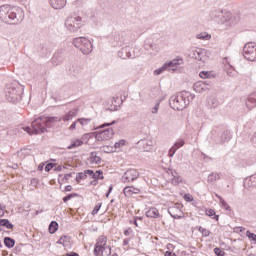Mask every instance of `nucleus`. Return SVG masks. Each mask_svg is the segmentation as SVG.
Returning a JSON list of instances; mask_svg holds the SVG:
<instances>
[{"label":"nucleus","instance_id":"bb28decb","mask_svg":"<svg viewBox=\"0 0 256 256\" xmlns=\"http://www.w3.org/2000/svg\"><path fill=\"white\" fill-rule=\"evenodd\" d=\"M58 230H59V223H57V221L50 222L48 226L49 233L51 235H54V233H57Z\"/></svg>","mask_w":256,"mask_h":256},{"label":"nucleus","instance_id":"39448f33","mask_svg":"<svg viewBox=\"0 0 256 256\" xmlns=\"http://www.w3.org/2000/svg\"><path fill=\"white\" fill-rule=\"evenodd\" d=\"M210 139L216 145H223L231 140V132L221 126H215L210 132Z\"/></svg>","mask_w":256,"mask_h":256},{"label":"nucleus","instance_id":"ddd939ff","mask_svg":"<svg viewBox=\"0 0 256 256\" xmlns=\"http://www.w3.org/2000/svg\"><path fill=\"white\" fill-rule=\"evenodd\" d=\"M125 33L115 32L111 41L112 47H123L125 45Z\"/></svg>","mask_w":256,"mask_h":256},{"label":"nucleus","instance_id":"6e6d98bb","mask_svg":"<svg viewBox=\"0 0 256 256\" xmlns=\"http://www.w3.org/2000/svg\"><path fill=\"white\" fill-rule=\"evenodd\" d=\"M123 145H125V140H120L114 144V149H119L120 147H123Z\"/></svg>","mask_w":256,"mask_h":256},{"label":"nucleus","instance_id":"4468645a","mask_svg":"<svg viewBox=\"0 0 256 256\" xmlns=\"http://www.w3.org/2000/svg\"><path fill=\"white\" fill-rule=\"evenodd\" d=\"M181 209H183V206L176 204L168 208V213L172 219H183V211Z\"/></svg>","mask_w":256,"mask_h":256},{"label":"nucleus","instance_id":"5fc2aeb1","mask_svg":"<svg viewBox=\"0 0 256 256\" xmlns=\"http://www.w3.org/2000/svg\"><path fill=\"white\" fill-rule=\"evenodd\" d=\"M123 193L124 195L127 197L129 195H132L131 194V186H126L124 189H123Z\"/></svg>","mask_w":256,"mask_h":256},{"label":"nucleus","instance_id":"9d476101","mask_svg":"<svg viewBox=\"0 0 256 256\" xmlns=\"http://www.w3.org/2000/svg\"><path fill=\"white\" fill-rule=\"evenodd\" d=\"M244 59L247 61H256V44L255 42H248L243 48Z\"/></svg>","mask_w":256,"mask_h":256},{"label":"nucleus","instance_id":"774afa93","mask_svg":"<svg viewBox=\"0 0 256 256\" xmlns=\"http://www.w3.org/2000/svg\"><path fill=\"white\" fill-rule=\"evenodd\" d=\"M165 256H177V254L171 252V251H166Z\"/></svg>","mask_w":256,"mask_h":256},{"label":"nucleus","instance_id":"603ef678","mask_svg":"<svg viewBox=\"0 0 256 256\" xmlns=\"http://www.w3.org/2000/svg\"><path fill=\"white\" fill-rule=\"evenodd\" d=\"M101 205L102 203H98L94 209L92 210V215H97V213H99V210L101 209Z\"/></svg>","mask_w":256,"mask_h":256},{"label":"nucleus","instance_id":"c85d7f7f","mask_svg":"<svg viewBox=\"0 0 256 256\" xmlns=\"http://www.w3.org/2000/svg\"><path fill=\"white\" fill-rule=\"evenodd\" d=\"M215 196L217 197V199H219V203L223 209H225L226 211H231V206L227 204V202L225 201V199H223V197H221L219 194H215Z\"/></svg>","mask_w":256,"mask_h":256},{"label":"nucleus","instance_id":"dca6fc26","mask_svg":"<svg viewBox=\"0 0 256 256\" xmlns=\"http://www.w3.org/2000/svg\"><path fill=\"white\" fill-rule=\"evenodd\" d=\"M118 57L120 59H135V54L131 53V47L126 46L118 51Z\"/></svg>","mask_w":256,"mask_h":256},{"label":"nucleus","instance_id":"a19ab883","mask_svg":"<svg viewBox=\"0 0 256 256\" xmlns=\"http://www.w3.org/2000/svg\"><path fill=\"white\" fill-rule=\"evenodd\" d=\"M82 179H87L85 172H78L76 175V182L80 183Z\"/></svg>","mask_w":256,"mask_h":256},{"label":"nucleus","instance_id":"412c9836","mask_svg":"<svg viewBox=\"0 0 256 256\" xmlns=\"http://www.w3.org/2000/svg\"><path fill=\"white\" fill-rule=\"evenodd\" d=\"M138 145L144 149V151H151V147H153V142L151 140H140L138 141Z\"/></svg>","mask_w":256,"mask_h":256},{"label":"nucleus","instance_id":"e433bc0d","mask_svg":"<svg viewBox=\"0 0 256 256\" xmlns=\"http://www.w3.org/2000/svg\"><path fill=\"white\" fill-rule=\"evenodd\" d=\"M115 123H117V121L116 120H113L112 122H106V123H104V124H102V125H100V126H97L96 128H94L95 129V131H97V129H105V127H111L112 125H115Z\"/></svg>","mask_w":256,"mask_h":256},{"label":"nucleus","instance_id":"58836bf2","mask_svg":"<svg viewBox=\"0 0 256 256\" xmlns=\"http://www.w3.org/2000/svg\"><path fill=\"white\" fill-rule=\"evenodd\" d=\"M73 197H79V194H77V193H70V194L64 196L62 201L64 203H67V201H71V199H73Z\"/></svg>","mask_w":256,"mask_h":256},{"label":"nucleus","instance_id":"f257e3e1","mask_svg":"<svg viewBox=\"0 0 256 256\" xmlns=\"http://www.w3.org/2000/svg\"><path fill=\"white\" fill-rule=\"evenodd\" d=\"M77 113H79V109L74 108L70 110L63 118L55 117V116H40L32 121L31 126L22 127L23 131H26L28 135H39L41 133H45L47 131V127L51 128V123H55L57 121H71L73 117H77Z\"/></svg>","mask_w":256,"mask_h":256},{"label":"nucleus","instance_id":"338daca9","mask_svg":"<svg viewBox=\"0 0 256 256\" xmlns=\"http://www.w3.org/2000/svg\"><path fill=\"white\" fill-rule=\"evenodd\" d=\"M77 123H79V122L76 120L75 122H73V123L71 124V126L69 127L70 131H73V130L76 129Z\"/></svg>","mask_w":256,"mask_h":256},{"label":"nucleus","instance_id":"72a5a7b5","mask_svg":"<svg viewBox=\"0 0 256 256\" xmlns=\"http://www.w3.org/2000/svg\"><path fill=\"white\" fill-rule=\"evenodd\" d=\"M81 145H83V141L80 139H76L67 147V149H75V147H81Z\"/></svg>","mask_w":256,"mask_h":256},{"label":"nucleus","instance_id":"7c9ffc66","mask_svg":"<svg viewBox=\"0 0 256 256\" xmlns=\"http://www.w3.org/2000/svg\"><path fill=\"white\" fill-rule=\"evenodd\" d=\"M104 249H105V246H100L99 244H95L94 255L95 256H105Z\"/></svg>","mask_w":256,"mask_h":256},{"label":"nucleus","instance_id":"69168bd1","mask_svg":"<svg viewBox=\"0 0 256 256\" xmlns=\"http://www.w3.org/2000/svg\"><path fill=\"white\" fill-rule=\"evenodd\" d=\"M202 235L203 237H209L211 235V231L207 230L204 228V230H202Z\"/></svg>","mask_w":256,"mask_h":256},{"label":"nucleus","instance_id":"6e6552de","mask_svg":"<svg viewBox=\"0 0 256 256\" xmlns=\"http://www.w3.org/2000/svg\"><path fill=\"white\" fill-rule=\"evenodd\" d=\"M73 45L77 49H80L83 55H89L93 52V44L91 41L85 37H77L73 39Z\"/></svg>","mask_w":256,"mask_h":256},{"label":"nucleus","instance_id":"423d86ee","mask_svg":"<svg viewBox=\"0 0 256 256\" xmlns=\"http://www.w3.org/2000/svg\"><path fill=\"white\" fill-rule=\"evenodd\" d=\"M209 17L211 21L218 23V25H223L231 21L233 14H231V12H224L221 9L214 8L210 11Z\"/></svg>","mask_w":256,"mask_h":256},{"label":"nucleus","instance_id":"6ab92c4d","mask_svg":"<svg viewBox=\"0 0 256 256\" xmlns=\"http://www.w3.org/2000/svg\"><path fill=\"white\" fill-rule=\"evenodd\" d=\"M244 187L245 189H251V187H256V174H253L244 180Z\"/></svg>","mask_w":256,"mask_h":256},{"label":"nucleus","instance_id":"b1692460","mask_svg":"<svg viewBox=\"0 0 256 256\" xmlns=\"http://www.w3.org/2000/svg\"><path fill=\"white\" fill-rule=\"evenodd\" d=\"M146 217L149 219H157L159 217V210H157V208H150L146 211Z\"/></svg>","mask_w":256,"mask_h":256},{"label":"nucleus","instance_id":"f03ea898","mask_svg":"<svg viewBox=\"0 0 256 256\" xmlns=\"http://www.w3.org/2000/svg\"><path fill=\"white\" fill-rule=\"evenodd\" d=\"M25 19V12L21 7H11L10 5L0 6V21L6 23L7 25H19L23 23Z\"/></svg>","mask_w":256,"mask_h":256},{"label":"nucleus","instance_id":"c756f323","mask_svg":"<svg viewBox=\"0 0 256 256\" xmlns=\"http://www.w3.org/2000/svg\"><path fill=\"white\" fill-rule=\"evenodd\" d=\"M221 179V174L212 172L208 175V183H215V181H219Z\"/></svg>","mask_w":256,"mask_h":256},{"label":"nucleus","instance_id":"2f4dec72","mask_svg":"<svg viewBox=\"0 0 256 256\" xmlns=\"http://www.w3.org/2000/svg\"><path fill=\"white\" fill-rule=\"evenodd\" d=\"M0 227H6V229H13L15 225L9 221V219H0Z\"/></svg>","mask_w":256,"mask_h":256},{"label":"nucleus","instance_id":"5701e85b","mask_svg":"<svg viewBox=\"0 0 256 256\" xmlns=\"http://www.w3.org/2000/svg\"><path fill=\"white\" fill-rule=\"evenodd\" d=\"M207 105H208V107H210V109H215V108L219 107V100H217L215 98V96H210L207 99Z\"/></svg>","mask_w":256,"mask_h":256},{"label":"nucleus","instance_id":"052dcab7","mask_svg":"<svg viewBox=\"0 0 256 256\" xmlns=\"http://www.w3.org/2000/svg\"><path fill=\"white\" fill-rule=\"evenodd\" d=\"M111 255V247L105 246L104 247V256H109Z\"/></svg>","mask_w":256,"mask_h":256},{"label":"nucleus","instance_id":"f704fd0d","mask_svg":"<svg viewBox=\"0 0 256 256\" xmlns=\"http://www.w3.org/2000/svg\"><path fill=\"white\" fill-rule=\"evenodd\" d=\"M206 215L208 217H211L212 219H215V221H219V215H217L215 213V210H213V209L206 210Z\"/></svg>","mask_w":256,"mask_h":256},{"label":"nucleus","instance_id":"4c0bfd02","mask_svg":"<svg viewBox=\"0 0 256 256\" xmlns=\"http://www.w3.org/2000/svg\"><path fill=\"white\" fill-rule=\"evenodd\" d=\"M199 77H201V79H211V77H213V75H211V72H209V71H201L199 73Z\"/></svg>","mask_w":256,"mask_h":256},{"label":"nucleus","instance_id":"3c124183","mask_svg":"<svg viewBox=\"0 0 256 256\" xmlns=\"http://www.w3.org/2000/svg\"><path fill=\"white\" fill-rule=\"evenodd\" d=\"M57 164H55V163H48L46 166H45V168H44V170L46 171V173H49V171H51V169H53V167H55Z\"/></svg>","mask_w":256,"mask_h":256},{"label":"nucleus","instance_id":"4be33fe9","mask_svg":"<svg viewBox=\"0 0 256 256\" xmlns=\"http://www.w3.org/2000/svg\"><path fill=\"white\" fill-rule=\"evenodd\" d=\"M68 73L69 75H72L73 77H77L79 73H81V67L77 65H70L68 67Z\"/></svg>","mask_w":256,"mask_h":256},{"label":"nucleus","instance_id":"bf43d9fd","mask_svg":"<svg viewBox=\"0 0 256 256\" xmlns=\"http://www.w3.org/2000/svg\"><path fill=\"white\" fill-rule=\"evenodd\" d=\"M175 153H177L176 148H174L173 146L169 149V153H168V157H173L175 155Z\"/></svg>","mask_w":256,"mask_h":256},{"label":"nucleus","instance_id":"c03bdc74","mask_svg":"<svg viewBox=\"0 0 256 256\" xmlns=\"http://www.w3.org/2000/svg\"><path fill=\"white\" fill-rule=\"evenodd\" d=\"M77 122L81 125H88V123H91L90 118H78Z\"/></svg>","mask_w":256,"mask_h":256},{"label":"nucleus","instance_id":"c9c22d12","mask_svg":"<svg viewBox=\"0 0 256 256\" xmlns=\"http://www.w3.org/2000/svg\"><path fill=\"white\" fill-rule=\"evenodd\" d=\"M96 244L105 247L107 245V237L106 236H100L96 242Z\"/></svg>","mask_w":256,"mask_h":256},{"label":"nucleus","instance_id":"0eeeda50","mask_svg":"<svg viewBox=\"0 0 256 256\" xmlns=\"http://www.w3.org/2000/svg\"><path fill=\"white\" fill-rule=\"evenodd\" d=\"M183 59L182 58H175L169 62H166L162 65V67L156 69L154 71V75H161L163 71H171L172 73H175V71H179L181 69V65H183Z\"/></svg>","mask_w":256,"mask_h":256},{"label":"nucleus","instance_id":"4d7b16f0","mask_svg":"<svg viewBox=\"0 0 256 256\" xmlns=\"http://www.w3.org/2000/svg\"><path fill=\"white\" fill-rule=\"evenodd\" d=\"M130 188H131V194L133 195V193L135 194V195H139V193H141V189H139V188H136V187H134V186H130Z\"/></svg>","mask_w":256,"mask_h":256},{"label":"nucleus","instance_id":"680f3d73","mask_svg":"<svg viewBox=\"0 0 256 256\" xmlns=\"http://www.w3.org/2000/svg\"><path fill=\"white\" fill-rule=\"evenodd\" d=\"M72 5H73L74 7H83V1H81V0H76V1H74V2L72 3Z\"/></svg>","mask_w":256,"mask_h":256},{"label":"nucleus","instance_id":"7ed1b4c3","mask_svg":"<svg viewBox=\"0 0 256 256\" xmlns=\"http://www.w3.org/2000/svg\"><path fill=\"white\" fill-rule=\"evenodd\" d=\"M193 99H195V95L191 94V92L182 91L169 99V105L174 111H183V109H187Z\"/></svg>","mask_w":256,"mask_h":256},{"label":"nucleus","instance_id":"a211bd4d","mask_svg":"<svg viewBox=\"0 0 256 256\" xmlns=\"http://www.w3.org/2000/svg\"><path fill=\"white\" fill-rule=\"evenodd\" d=\"M49 3L53 9H63L67 5V0H49Z\"/></svg>","mask_w":256,"mask_h":256},{"label":"nucleus","instance_id":"f3484780","mask_svg":"<svg viewBox=\"0 0 256 256\" xmlns=\"http://www.w3.org/2000/svg\"><path fill=\"white\" fill-rule=\"evenodd\" d=\"M245 105H246L247 109H249V111H251L252 109H255V107H256V91L247 97Z\"/></svg>","mask_w":256,"mask_h":256},{"label":"nucleus","instance_id":"37998d69","mask_svg":"<svg viewBox=\"0 0 256 256\" xmlns=\"http://www.w3.org/2000/svg\"><path fill=\"white\" fill-rule=\"evenodd\" d=\"M197 39H202L203 41H209V39H211V35L201 33L197 35Z\"/></svg>","mask_w":256,"mask_h":256},{"label":"nucleus","instance_id":"aec40b11","mask_svg":"<svg viewBox=\"0 0 256 256\" xmlns=\"http://www.w3.org/2000/svg\"><path fill=\"white\" fill-rule=\"evenodd\" d=\"M52 65H60V63H63V54L61 52H56L52 59H51Z\"/></svg>","mask_w":256,"mask_h":256},{"label":"nucleus","instance_id":"79ce46f5","mask_svg":"<svg viewBox=\"0 0 256 256\" xmlns=\"http://www.w3.org/2000/svg\"><path fill=\"white\" fill-rule=\"evenodd\" d=\"M104 153H115V147L113 146H104L102 147Z\"/></svg>","mask_w":256,"mask_h":256},{"label":"nucleus","instance_id":"393cba45","mask_svg":"<svg viewBox=\"0 0 256 256\" xmlns=\"http://www.w3.org/2000/svg\"><path fill=\"white\" fill-rule=\"evenodd\" d=\"M90 163H95V165H101V157L97 156V152H91L89 157Z\"/></svg>","mask_w":256,"mask_h":256},{"label":"nucleus","instance_id":"864d4df0","mask_svg":"<svg viewBox=\"0 0 256 256\" xmlns=\"http://www.w3.org/2000/svg\"><path fill=\"white\" fill-rule=\"evenodd\" d=\"M84 173L87 175H89L91 178H96L97 174H95V172L93 170H85Z\"/></svg>","mask_w":256,"mask_h":256},{"label":"nucleus","instance_id":"cd10ccee","mask_svg":"<svg viewBox=\"0 0 256 256\" xmlns=\"http://www.w3.org/2000/svg\"><path fill=\"white\" fill-rule=\"evenodd\" d=\"M4 245L5 247H7V249H13V247H15V239L9 236H6L4 238Z\"/></svg>","mask_w":256,"mask_h":256},{"label":"nucleus","instance_id":"2eb2a0df","mask_svg":"<svg viewBox=\"0 0 256 256\" xmlns=\"http://www.w3.org/2000/svg\"><path fill=\"white\" fill-rule=\"evenodd\" d=\"M139 178V172L135 169H128L122 176L124 183H131Z\"/></svg>","mask_w":256,"mask_h":256},{"label":"nucleus","instance_id":"09e8293b","mask_svg":"<svg viewBox=\"0 0 256 256\" xmlns=\"http://www.w3.org/2000/svg\"><path fill=\"white\" fill-rule=\"evenodd\" d=\"M183 180L181 179V176H174V178L172 179V183L173 185H179V183H181Z\"/></svg>","mask_w":256,"mask_h":256},{"label":"nucleus","instance_id":"1a4fd4ad","mask_svg":"<svg viewBox=\"0 0 256 256\" xmlns=\"http://www.w3.org/2000/svg\"><path fill=\"white\" fill-rule=\"evenodd\" d=\"M64 25L69 33H79V30L83 27V19L81 16H70L65 20Z\"/></svg>","mask_w":256,"mask_h":256},{"label":"nucleus","instance_id":"20e7f679","mask_svg":"<svg viewBox=\"0 0 256 256\" xmlns=\"http://www.w3.org/2000/svg\"><path fill=\"white\" fill-rule=\"evenodd\" d=\"M25 88L19 82L7 84L4 89L5 99L8 103L17 104L23 99V91Z\"/></svg>","mask_w":256,"mask_h":256},{"label":"nucleus","instance_id":"ea45409f","mask_svg":"<svg viewBox=\"0 0 256 256\" xmlns=\"http://www.w3.org/2000/svg\"><path fill=\"white\" fill-rule=\"evenodd\" d=\"M183 145H185V140L179 139L178 141H176L174 143L173 148L178 151V149H181V147H183Z\"/></svg>","mask_w":256,"mask_h":256},{"label":"nucleus","instance_id":"473e14b6","mask_svg":"<svg viewBox=\"0 0 256 256\" xmlns=\"http://www.w3.org/2000/svg\"><path fill=\"white\" fill-rule=\"evenodd\" d=\"M196 61H201L203 59V51L199 48L193 51V56Z\"/></svg>","mask_w":256,"mask_h":256},{"label":"nucleus","instance_id":"f8f14e48","mask_svg":"<svg viewBox=\"0 0 256 256\" xmlns=\"http://www.w3.org/2000/svg\"><path fill=\"white\" fill-rule=\"evenodd\" d=\"M211 87H213V83L211 82V80L196 82L193 85V89L194 91H196V93H205L207 91H210Z\"/></svg>","mask_w":256,"mask_h":256},{"label":"nucleus","instance_id":"de8ad7c7","mask_svg":"<svg viewBox=\"0 0 256 256\" xmlns=\"http://www.w3.org/2000/svg\"><path fill=\"white\" fill-rule=\"evenodd\" d=\"M214 253L216 256H225V251L221 250L219 247L214 248Z\"/></svg>","mask_w":256,"mask_h":256},{"label":"nucleus","instance_id":"9b49d317","mask_svg":"<svg viewBox=\"0 0 256 256\" xmlns=\"http://www.w3.org/2000/svg\"><path fill=\"white\" fill-rule=\"evenodd\" d=\"M96 132V141H109V139H113V135H115L113 128H106Z\"/></svg>","mask_w":256,"mask_h":256},{"label":"nucleus","instance_id":"8fccbe9b","mask_svg":"<svg viewBox=\"0 0 256 256\" xmlns=\"http://www.w3.org/2000/svg\"><path fill=\"white\" fill-rule=\"evenodd\" d=\"M92 179H94V180L90 182V185H97L99 183V179L103 180V179H105V177L104 176H100V177L96 176V178H92Z\"/></svg>","mask_w":256,"mask_h":256},{"label":"nucleus","instance_id":"13d9d810","mask_svg":"<svg viewBox=\"0 0 256 256\" xmlns=\"http://www.w3.org/2000/svg\"><path fill=\"white\" fill-rule=\"evenodd\" d=\"M184 199L187 201V203H192L193 196L191 194H184Z\"/></svg>","mask_w":256,"mask_h":256},{"label":"nucleus","instance_id":"0e129e2a","mask_svg":"<svg viewBox=\"0 0 256 256\" xmlns=\"http://www.w3.org/2000/svg\"><path fill=\"white\" fill-rule=\"evenodd\" d=\"M159 102L155 104V106L152 108V113L157 114L159 113Z\"/></svg>","mask_w":256,"mask_h":256},{"label":"nucleus","instance_id":"a878e982","mask_svg":"<svg viewBox=\"0 0 256 256\" xmlns=\"http://www.w3.org/2000/svg\"><path fill=\"white\" fill-rule=\"evenodd\" d=\"M58 245H63V247H68L69 243H71V237L67 235H63L60 237V239L57 241Z\"/></svg>","mask_w":256,"mask_h":256},{"label":"nucleus","instance_id":"a18cd8bd","mask_svg":"<svg viewBox=\"0 0 256 256\" xmlns=\"http://www.w3.org/2000/svg\"><path fill=\"white\" fill-rule=\"evenodd\" d=\"M246 237H248V239H250V241H255L256 242V234L252 233L249 230L246 231Z\"/></svg>","mask_w":256,"mask_h":256},{"label":"nucleus","instance_id":"e2e57ef3","mask_svg":"<svg viewBox=\"0 0 256 256\" xmlns=\"http://www.w3.org/2000/svg\"><path fill=\"white\" fill-rule=\"evenodd\" d=\"M144 48L146 49V51H149L150 49L154 50L155 44H145Z\"/></svg>","mask_w":256,"mask_h":256},{"label":"nucleus","instance_id":"49530a36","mask_svg":"<svg viewBox=\"0 0 256 256\" xmlns=\"http://www.w3.org/2000/svg\"><path fill=\"white\" fill-rule=\"evenodd\" d=\"M97 131L95 132H91V133H86L84 134V139H93V137H95V139H97Z\"/></svg>","mask_w":256,"mask_h":256}]
</instances>
